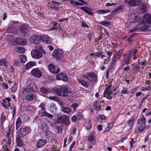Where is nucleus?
<instances>
[{
    "instance_id": "obj_10",
    "label": "nucleus",
    "mask_w": 151,
    "mask_h": 151,
    "mask_svg": "<svg viewBox=\"0 0 151 151\" xmlns=\"http://www.w3.org/2000/svg\"><path fill=\"white\" fill-rule=\"evenodd\" d=\"M31 54L32 58L36 59L40 58L42 56V53L36 49L33 50L31 51Z\"/></svg>"
},
{
    "instance_id": "obj_22",
    "label": "nucleus",
    "mask_w": 151,
    "mask_h": 151,
    "mask_svg": "<svg viewBox=\"0 0 151 151\" xmlns=\"http://www.w3.org/2000/svg\"><path fill=\"white\" fill-rule=\"evenodd\" d=\"M131 60L126 57H125L123 59L121 62V67H123L125 65H128L130 63Z\"/></svg>"
},
{
    "instance_id": "obj_26",
    "label": "nucleus",
    "mask_w": 151,
    "mask_h": 151,
    "mask_svg": "<svg viewBox=\"0 0 151 151\" xmlns=\"http://www.w3.org/2000/svg\"><path fill=\"white\" fill-rule=\"evenodd\" d=\"M7 32L14 34H17V31L16 28L13 27H8L6 29Z\"/></svg>"
},
{
    "instance_id": "obj_32",
    "label": "nucleus",
    "mask_w": 151,
    "mask_h": 151,
    "mask_svg": "<svg viewBox=\"0 0 151 151\" xmlns=\"http://www.w3.org/2000/svg\"><path fill=\"white\" fill-rule=\"evenodd\" d=\"M22 124V121L21 118L18 117L16 122V129L17 130L21 126Z\"/></svg>"
},
{
    "instance_id": "obj_52",
    "label": "nucleus",
    "mask_w": 151,
    "mask_h": 151,
    "mask_svg": "<svg viewBox=\"0 0 151 151\" xmlns=\"http://www.w3.org/2000/svg\"><path fill=\"white\" fill-rule=\"evenodd\" d=\"M78 119H82V113L81 112H78L76 116Z\"/></svg>"
},
{
    "instance_id": "obj_5",
    "label": "nucleus",
    "mask_w": 151,
    "mask_h": 151,
    "mask_svg": "<svg viewBox=\"0 0 151 151\" xmlns=\"http://www.w3.org/2000/svg\"><path fill=\"white\" fill-rule=\"evenodd\" d=\"M52 56L57 60H60L63 57V53L62 51L59 49L55 50L52 53Z\"/></svg>"
},
{
    "instance_id": "obj_40",
    "label": "nucleus",
    "mask_w": 151,
    "mask_h": 151,
    "mask_svg": "<svg viewBox=\"0 0 151 151\" xmlns=\"http://www.w3.org/2000/svg\"><path fill=\"white\" fill-rule=\"evenodd\" d=\"M42 115L43 116L47 117L50 119L52 118L53 117V116L52 114L48 113L45 111L42 112Z\"/></svg>"
},
{
    "instance_id": "obj_44",
    "label": "nucleus",
    "mask_w": 151,
    "mask_h": 151,
    "mask_svg": "<svg viewBox=\"0 0 151 151\" xmlns=\"http://www.w3.org/2000/svg\"><path fill=\"white\" fill-rule=\"evenodd\" d=\"M140 11L142 13H145L147 11V8L146 6L145 5H143L141 6L140 8Z\"/></svg>"
},
{
    "instance_id": "obj_16",
    "label": "nucleus",
    "mask_w": 151,
    "mask_h": 151,
    "mask_svg": "<svg viewBox=\"0 0 151 151\" xmlns=\"http://www.w3.org/2000/svg\"><path fill=\"white\" fill-rule=\"evenodd\" d=\"M15 41L16 43L22 45H25L27 43V42L26 39L19 37L16 38Z\"/></svg>"
},
{
    "instance_id": "obj_8",
    "label": "nucleus",
    "mask_w": 151,
    "mask_h": 151,
    "mask_svg": "<svg viewBox=\"0 0 151 151\" xmlns=\"http://www.w3.org/2000/svg\"><path fill=\"white\" fill-rule=\"evenodd\" d=\"M59 122L62 124H64L68 126L70 124V120L68 116L65 115L61 116L58 117Z\"/></svg>"
},
{
    "instance_id": "obj_36",
    "label": "nucleus",
    "mask_w": 151,
    "mask_h": 151,
    "mask_svg": "<svg viewBox=\"0 0 151 151\" xmlns=\"http://www.w3.org/2000/svg\"><path fill=\"white\" fill-rule=\"evenodd\" d=\"M98 23L100 24H101L102 25L105 27L109 26L110 25V22L106 21H103L99 22Z\"/></svg>"
},
{
    "instance_id": "obj_23",
    "label": "nucleus",
    "mask_w": 151,
    "mask_h": 151,
    "mask_svg": "<svg viewBox=\"0 0 151 151\" xmlns=\"http://www.w3.org/2000/svg\"><path fill=\"white\" fill-rule=\"evenodd\" d=\"M141 14L139 13H136L134 14V21L132 22H139L141 21Z\"/></svg>"
},
{
    "instance_id": "obj_11",
    "label": "nucleus",
    "mask_w": 151,
    "mask_h": 151,
    "mask_svg": "<svg viewBox=\"0 0 151 151\" xmlns=\"http://www.w3.org/2000/svg\"><path fill=\"white\" fill-rule=\"evenodd\" d=\"M123 52V50L121 49L117 51L114 55L112 60L116 62L118 61L120 59Z\"/></svg>"
},
{
    "instance_id": "obj_45",
    "label": "nucleus",
    "mask_w": 151,
    "mask_h": 151,
    "mask_svg": "<svg viewBox=\"0 0 151 151\" xmlns=\"http://www.w3.org/2000/svg\"><path fill=\"white\" fill-rule=\"evenodd\" d=\"M6 60L4 59H2L0 60V65L1 66H4L6 67Z\"/></svg>"
},
{
    "instance_id": "obj_6",
    "label": "nucleus",
    "mask_w": 151,
    "mask_h": 151,
    "mask_svg": "<svg viewBox=\"0 0 151 151\" xmlns=\"http://www.w3.org/2000/svg\"><path fill=\"white\" fill-rule=\"evenodd\" d=\"M38 90L37 86L34 83H31L28 85L26 88L25 91L28 93L35 92Z\"/></svg>"
},
{
    "instance_id": "obj_56",
    "label": "nucleus",
    "mask_w": 151,
    "mask_h": 151,
    "mask_svg": "<svg viewBox=\"0 0 151 151\" xmlns=\"http://www.w3.org/2000/svg\"><path fill=\"white\" fill-rule=\"evenodd\" d=\"M99 117L100 118V119H99L98 118V120L99 121L101 122V121L100 120H104L106 119V117L105 116L103 115H99Z\"/></svg>"
},
{
    "instance_id": "obj_54",
    "label": "nucleus",
    "mask_w": 151,
    "mask_h": 151,
    "mask_svg": "<svg viewBox=\"0 0 151 151\" xmlns=\"http://www.w3.org/2000/svg\"><path fill=\"white\" fill-rule=\"evenodd\" d=\"M45 103H43L41 104L39 106V107L41 108V110L42 111H44L45 110Z\"/></svg>"
},
{
    "instance_id": "obj_9",
    "label": "nucleus",
    "mask_w": 151,
    "mask_h": 151,
    "mask_svg": "<svg viewBox=\"0 0 151 151\" xmlns=\"http://www.w3.org/2000/svg\"><path fill=\"white\" fill-rule=\"evenodd\" d=\"M49 70L54 74H56L60 71V68L57 66L50 64L48 66Z\"/></svg>"
},
{
    "instance_id": "obj_13",
    "label": "nucleus",
    "mask_w": 151,
    "mask_h": 151,
    "mask_svg": "<svg viewBox=\"0 0 151 151\" xmlns=\"http://www.w3.org/2000/svg\"><path fill=\"white\" fill-rule=\"evenodd\" d=\"M124 2L130 6H135L138 5L140 1L139 0H125Z\"/></svg>"
},
{
    "instance_id": "obj_1",
    "label": "nucleus",
    "mask_w": 151,
    "mask_h": 151,
    "mask_svg": "<svg viewBox=\"0 0 151 151\" xmlns=\"http://www.w3.org/2000/svg\"><path fill=\"white\" fill-rule=\"evenodd\" d=\"M41 91L43 93L47 94L51 92L55 93L58 96L66 97L68 96V93H71V89L70 87L67 86H64L60 88L55 87L51 90L48 88L42 87L40 89Z\"/></svg>"
},
{
    "instance_id": "obj_30",
    "label": "nucleus",
    "mask_w": 151,
    "mask_h": 151,
    "mask_svg": "<svg viewBox=\"0 0 151 151\" xmlns=\"http://www.w3.org/2000/svg\"><path fill=\"white\" fill-rule=\"evenodd\" d=\"M46 137L48 139H51L53 137L54 134L53 133L49 130L45 132Z\"/></svg>"
},
{
    "instance_id": "obj_60",
    "label": "nucleus",
    "mask_w": 151,
    "mask_h": 151,
    "mask_svg": "<svg viewBox=\"0 0 151 151\" xmlns=\"http://www.w3.org/2000/svg\"><path fill=\"white\" fill-rule=\"evenodd\" d=\"M142 62L141 63V65L142 66H146L147 64V61L145 59L142 60Z\"/></svg>"
},
{
    "instance_id": "obj_4",
    "label": "nucleus",
    "mask_w": 151,
    "mask_h": 151,
    "mask_svg": "<svg viewBox=\"0 0 151 151\" xmlns=\"http://www.w3.org/2000/svg\"><path fill=\"white\" fill-rule=\"evenodd\" d=\"M83 76L87 79L90 82H92L93 81L96 82L97 81L96 75L92 72H88L83 75Z\"/></svg>"
},
{
    "instance_id": "obj_48",
    "label": "nucleus",
    "mask_w": 151,
    "mask_h": 151,
    "mask_svg": "<svg viewBox=\"0 0 151 151\" xmlns=\"http://www.w3.org/2000/svg\"><path fill=\"white\" fill-rule=\"evenodd\" d=\"M134 122V119L133 118H132L128 121V122L127 124H128L129 125L131 126L133 125Z\"/></svg>"
},
{
    "instance_id": "obj_21",
    "label": "nucleus",
    "mask_w": 151,
    "mask_h": 151,
    "mask_svg": "<svg viewBox=\"0 0 151 151\" xmlns=\"http://www.w3.org/2000/svg\"><path fill=\"white\" fill-rule=\"evenodd\" d=\"M132 68L131 69V71L133 74L136 73L140 71V66L139 65L132 64Z\"/></svg>"
},
{
    "instance_id": "obj_43",
    "label": "nucleus",
    "mask_w": 151,
    "mask_h": 151,
    "mask_svg": "<svg viewBox=\"0 0 151 151\" xmlns=\"http://www.w3.org/2000/svg\"><path fill=\"white\" fill-rule=\"evenodd\" d=\"M20 59L22 63H24L27 60L26 56L23 55H20L19 56Z\"/></svg>"
},
{
    "instance_id": "obj_61",
    "label": "nucleus",
    "mask_w": 151,
    "mask_h": 151,
    "mask_svg": "<svg viewBox=\"0 0 151 151\" xmlns=\"http://www.w3.org/2000/svg\"><path fill=\"white\" fill-rule=\"evenodd\" d=\"M77 118L76 115H73L71 118V120L73 122H76L77 121Z\"/></svg>"
},
{
    "instance_id": "obj_50",
    "label": "nucleus",
    "mask_w": 151,
    "mask_h": 151,
    "mask_svg": "<svg viewBox=\"0 0 151 151\" xmlns=\"http://www.w3.org/2000/svg\"><path fill=\"white\" fill-rule=\"evenodd\" d=\"M129 93V91L127 90V89L125 87H123V89L121 91V93L122 94H127Z\"/></svg>"
},
{
    "instance_id": "obj_46",
    "label": "nucleus",
    "mask_w": 151,
    "mask_h": 151,
    "mask_svg": "<svg viewBox=\"0 0 151 151\" xmlns=\"http://www.w3.org/2000/svg\"><path fill=\"white\" fill-rule=\"evenodd\" d=\"M59 4V3L55 1H52L51 2V5L53 6V7H54L55 9H57V7H56L58 6Z\"/></svg>"
},
{
    "instance_id": "obj_29",
    "label": "nucleus",
    "mask_w": 151,
    "mask_h": 151,
    "mask_svg": "<svg viewBox=\"0 0 151 151\" xmlns=\"http://www.w3.org/2000/svg\"><path fill=\"white\" fill-rule=\"evenodd\" d=\"M25 98L27 100L32 101L35 98L34 95L32 93H28L26 95Z\"/></svg>"
},
{
    "instance_id": "obj_17",
    "label": "nucleus",
    "mask_w": 151,
    "mask_h": 151,
    "mask_svg": "<svg viewBox=\"0 0 151 151\" xmlns=\"http://www.w3.org/2000/svg\"><path fill=\"white\" fill-rule=\"evenodd\" d=\"M143 22L145 23L151 24V14L148 13L145 14L144 16Z\"/></svg>"
},
{
    "instance_id": "obj_58",
    "label": "nucleus",
    "mask_w": 151,
    "mask_h": 151,
    "mask_svg": "<svg viewBox=\"0 0 151 151\" xmlns=\"http://www.w3.org/2000/svg\"><path fill=\"white\" fill-rule=\"evenodd\" d=\"M92 33L90 32L86 36L88 37V39L90 40L91 41L92 39Z\"/></svg>"
},
{
    "instance_id": "obj_12",
    "label": "nucleus",
    "mask_w": 151,
    "mask_h": 151,
    "mask_svg": "<svg viewBox=\"0 0 151 151\" xmlns=\"http://www.w3.org/2000/svg\"><path fill=\"white\" fill-rule=\"evenodd\" d=\"M41 40V37L37 35L31 36L29 38V41L31 43L38 44Z\"/></svg>"
},
{
    "instance_id": "obj_38",
    "label": "nucleus",
    "mask_w": 151,
    "mask_h": 151,
    "mask_svg": "<svg viewBox=\"0 0 151 151\" xmlns=\"http://www.w3.org/2000/svg\"><path fill=\"white\" fill-rule=\"evenodd\" d=\"M57 109V107L55 104H53L51 105L50 107L49 110L52 113L55 112H56Z\"/></svg>"
},
{
    "instance_id": "obj_37",
    "label": "nucleus",
    "mask_w": 151,
    "mask_h": 151,
    "mask_svg": "<svg viewBox=\"0 0 151 151\" xmlns=\"http://www.w3.org/2000/svg\"><path fill=\"white\" fill-rule=\"evenodd\" d=\"M93 106L96 110L99 111L100 110L101 106H99V102L98 101H96L95 102Z\"/></svg>"
},
{
    "instance_id": "obj_51",
    "label": "nucleus",
    "mask_w": 151,
    "mask_h": 151,
    "mask_svg": "<svg viewBox=\"0 0 151 151\" xmlns=\"http://www.w3.org/2000/svg\"><path fill=\"white\" fill-rule=\"evenodd\" d=\"M49 99L55 101H58L59 99L58 97L55 96H50L49 98Z\"/></svg>"
},
{
    "instance_id": "obj_63",
    "label": "nucleus",
    "mask_w": 151,
    "mask_h": 151,
    "mask_svg": "<svg viewBox=\"0 0 151 151\" xmlns=\"http://www.w3.org/2000/svg\"><path fill=\"white\" fill-rule=\"evenodd\" d=\"M14 126L13 125H12L10 127H9L8 130L11 132H14Z\"/></svg>"
},
{
    "instance_id": "obj_2",
    "label": "nucleus",
    "mask_w": 151,
    "mask_h": 151,
    "mask_svg": "<svg viewBox=\"0 0 151 151\" xmlns=\"http://www.w3.org/2000/svg\"><path fill=\"white\" fill-rule=\"evenodd\" d=\"M146 119L143 115L142 117L140 119L138 120L137 122V124H139L138 127V131L140 132H142L145 130V129H148L149 128L148 126H147L146 124Z\"/></svg>"
},
{
    "instance_id": "obj_18",
    "label": "nucleus",
    "mask_w": 151,
    "mask_h": 151,
    "mask_svg": "<svg viewBox=\"0 0 151 151\" xmlns=\"http://www.w3.org/2000/svg\"><path fill=\"white\" fill-rule=\"evenodd\" d=\"M78 83L80 84L85 88H87L89 86V83L87 81L83 79H78Z\"/></svg>"
},
{
    "instance_id": "obj_33",
    "label": "nucleus",
    "mask_w": 151,
    "mask_h": 151,
    "mask_svg": "<svg viewBox=\"0 0 151 151\" xmlns=\"http://www.w3.org/2000/svg\"><path fill=\"white\" fill-rule=\"evenodd\" d=\"M36 65L35 62L30 61L27 63L25 66V67L27 69H29L32 66H35Z\"/></svg>"
},
{
    "instance_id": "obj_53",
    "label": "nucleus",
    "mask_w": 151,
    "mask_h": 151,
    "mask_svg": "<svg viewBox=\"0 0 151 151\" xmlns=\"http://www.w3.org/2000/svg\"><path fill=\"white\" fill-rule=\"evenodd\" d=\"M124 6L123 5H121L120 6H119L118 7L116 8L114 10V12H116L117 11L119 10H121L123 9V7Z\"/></svg>"
},
{
    "instance_id": "obj_34",
    "label": "nucleus",
    "mask_w": 151,
    "mask_h": 151,
    "mask_svg": "<svg viewBox=\"0 0 151 151\" xmlns=\"http://www.w3.org/2000/svg\"><path fill=\"white\" fill-rule=\"evenodd\" d=\"M20 137L18 136V137L16 138V141L18 143V146L19 147L22 146L24 144L23 141Z\"/></svg>"
},
{
    "instance_id": "obj_14",
    "label": "nucleus",
    "mask_w": 151,
    "mask_h": 151,
    "mask_svg": "<svg viewBox=\"0 0 151 151\" xmlns=\"http://www.w3.org/2000/svg\"><path fill=\"white\" fill-rule=\"evenodd\" d=\"M32 75L35 77L40 78L42 76V73L37 68L33 69L31 71Z\"/></svg>"
},
{
    "instance_id": "obj_20",
    "label": "nucleus",
    "mask_w": 151,
    "mask_h": 151,
    "mask_svg": "<svg viewBox=\"0 0 151 151\" xmlns=\"http://www.w3.org/2000/svg\"><path fill=\"white\" fill-rule=\"evenodd\" d=\"M80 9L83 11H84L86 13H87L88 14L91 15H92L93 14V13L92 12V9L87 6H83L81 7Z\"/></svg>"
},
{
    "instance_id": "obj_55",
    "label": "nucleus",
    "mask_w": 151,
    "mask_h": 151,
    "mask_svg": "<svg viewBox=\"0 0 151 151\" xmlns=\"http://www.w3.org/2000/svg\"><path fill=\"white\" fill-rule=\"evenodd\" d=\"M1 122H4L6 119V117L5 115L4 114V113H3L1 114Z\"/></svg>"
},
{
    "instance_id": "obj_28",
    "label": "nucleus",
    "mask_w": 151,
    "mask_h": 151,
    "mask_svg": "<svg viewBox=\"0 0 151 151\" xmlns=\"http://www.w3.org/2000/svg\"><path fill=\"white\" fill-rule=\"evenodd\" d=\"M88 140L89 142L92 145H94L95 144L96 141L95 137L92 133L88 138Z\"/></svg>"
},
{
    "instance_id": "obj_64",
    "label": "nucleus",
    "mask_w": 151,
    "mask_h": 151,
    "mask_svg": "<svg viewBox=\"0 0 151 151\" xmlns=\"http://www.w3.org/2000/svg\"><path fill=\"white\" fill-rule=\"evenodd\" d=\"M81 25H82V26L83 27H86L88 28H89L88 26V25L86 24V23H84L83 22H81Z\"/></svg>"
},
{
    "instance_id": "obj_27",
    "label": "nucleus",
    "mask_w": 151,
    "mask_h": 151,
    "mask_svg": "<svg viewBox=\"0 0 151 151\" xmlns=\"http://www.w3.org/2000/svg\"><path fill=\"white\" fill-rule=\"evenodd\" d=\"M60 109L63 112L68 114L70 113L71 111V109L69 107L61 106Z\"/></svg>"
},
{
    "instance_id": "obj_57",
    "label": "nucleus",
    "mask_w": 151,
    "mask_h": 151,
    "mask_svg": "<svg viewBox=\"0 0 151 151\" xmlns=\"http://www.w3.org/2000/svg\"><path fill=\"white\" fill-rule=\"evenodd\" d=\"M116 61H114V60H112L111 61V66H110V68H113L116 65Z\"/></svg>"
},
{
    "instance_id": "obj_49",
    "label": "nucleus",
    "mask_w": 151,
    "mask_h": 151,
    "mask_svg": "<svg viewBox=\"0 0 151 151\" xmlns=\"http://www.w3.org/2000/svg\"><path fill=\"white\" fill-rule=\"evenodd\" d=\"M132 55L133 54L132 50H129L128 52L127 56L126 57L131 60L132 58Z\"/></svg>"
},
{
    "instance_id": "obj_19",
    "label": "nucleus",
    "mask_w": 151,
    "mask_h": 151,
    "mask_svg": "<svg viewBox=\"0 0 151 151\" xmlns=\"http://www.w3.org/2000/svg\"><path fill=\"white\" fill-rule=\"evenodd\" d=\"M46 140L43 139H39L36 144L37 149L39 148L42 147L47 143Z\"/></svg>"
},
{
    "instance_id": "obj_35",
    "label": "nucleus",
    "mask_w": 151,
    "mask_h": 151,
    "mask_svg": "<svg viewBox=\"0 0 151 151\" xmlns=\"http://www.w3.org/2000/svg\"><path fill=\"white\" fill-rule=\"evenodd\" d=\"M138 28V30L139 31H146L149 28V27L147 25H144Z\"/></svg>"
},
{
    "instance_id": "obj_15",
    "label": "nucleus",
    "mask_w": 151,
    "mask_h": 151,
    "mask_svg": "<svg viewBox=\"0 0 151 151\" xmlns=\"http://www.w3.org/2000/svg\"><path fill=\"white\" fill-rule=\"evenodd\" d=\"M56 79L64 81H67L68 80L66 75L61 73H60L56 76Z\"/></svg>"
},
{
    "instance_id": "obj_25",
    "label": "nucleus",
    "mask_w": 151,
    "mask_h": 151,
    "mask_svg": "<svg viewBox=\"0 0 151 151\" xmlns=\"http://www.w3.org/2000/svg\"><path fill=\"white\" fill-rule=\"evenodd\" d=\"M39 128L43 132H46L49 130V127L48 125L45 123H42L41 125L40 126Z\"/></svg>"
},
{
    "instance_id": "obj_47",
    "label": "nucleus",
    "mask_w": 151,
    "mask_h": 151,
    "mask_svg": "<svg viewBox=\"0 0 151 151\" xmlns=\"http://www.w3.org/2000/svg\"><path fill=\"white\" fill-rule=\"evenodd\" d=\"M112 91L111 89L105 90L104 92L105 95L111 94Z\"/></svg>"
},
{
    "instance_id": "obj_62",
    "label": "nucleus",
    "mask_w": 151,
    "mask_h": 151,
    "mask_svg": "<svg viewBox=\"0 0 151 151\" xmlns=\"http://www.w3.org/2000/svg\"><path fill=\"white\" fill-rule=\"evenodd\" d=\"M13 109V111L12 116H13L15 115V114H16L17 109H16V108L15 106H14L13 108L11 107V108L10 109Z\"/></svg>"
},
{
    "instance_id": "obj_31",
    "label": "nucleus",
    "mask_w": 151,
    "mask_h": 151,
    "mask_svg": "<svg viewBox=\"0 0 151 151\" xmlns=\"http://www.w3.org/2000/svg\"><path fill=\"white\" fill-rule=\"evenodd\" d=\"M14 50L15 52L19 53H23L25 52V50L23 47H15Z\"/></svg>"
},
{
    "instance_id": "obj_39",
    "label": "nucleus",
    "mask_w": 151,
    "mask_h": 151,
    "mask_svg": "<svg viewBox=\"0 0 151 151\" xmlns=\"http://www.w3.org/2000/svg\"><path fill=\"white\" fill-rule=\"evenodd\" d=\"M94 55L97 57H101V58H103V57L102 55V53L101 51H100L99 52H96L94 53V54H92L91 55Z\"/></svg>"
},
{
    "instance_id": "obj_42",
    "label": "nucleus",
    "mask_w": 151,
    "mask_h": 151,
    "mask_svg": "<svg viewBox=\"0 0 151 151\" xmlns=\"http://www.w3.org/2000/svg\"><path fill=\"white\" fill-rule=\"evenodd\" d=\"M110 12L109 10L100 9L97 11V12L100 13V14L106 13Z\"/></svg>"
},
{
    "instance_id": "obj_7",
    "label": "nucleus",
    "mask_w": 151,
    "mask_h": 151,
    "mask_svg": "<svg viewBox=\"0 0 151 151\" xmlns=\"http://www.w3.org/2000/svg\"><path fill=\"white\" fill-rule=\"evenodd\" d=\"M20 32L22 36H28L30 35V32L25 25H22L19 28Z\"/></svg>"
},
{
    "instance_id": "obj_41",
    "label": "nucleus",
    "mask_w": 151,
    "mask_h": 151,
    "mask_svg": "<svg viewBox=\"0 0 151 151\" xmlns=\"http://www.w3.org/2000/svg\"><path fill=\"white\" fill-rule=\"evenodd\" d=\"M70 2L71 4H72L73 5H74L82 6V5H83V4L78 2L74 1L73 0H70Z\"/></svg>"
},
{
    "instance_id": "obj_3",
    "label": "nucleus",
    "mask_w": 151,
    "mask_h": 151,
    "mask_svg": "<svg viewBox=\"0 0 151 151\" xmlns=\"http://www.w3.org/2000/svg\"><path fill=\"white\" fill-rule=\"evenodd\" d=\"M31 130L30 128L28 126L21 127L18 130V136L21 137H25L26 135L31 132Z\"/></svg>"
},
{
    "instance_id": "obj_59",
    "label": "nucleus",
    "mask_w": 151,
    "mask_h": 151,
    "mask_svg": "<svg viewBox=\"0 0 151 151\" xmlns=\"http://www.w3.org/2000/svg\"><path fill=\"white\" fill-rule=\"evenodd\" d=\"M20 62L18 60H14V65L16 66H19L20 65Z\"/></svg>"
},
{
    "instance_id": "obj_24",
    "label": "nucleus",
    "mask_w": 151,
    "mask_h": 151,
    "mask_svg": "<svg viewBox=\"0 0 151 151\" xmlns=\"http://www.w3.org/2000/svg\"><path fill=\"white\" fill-rule=\"evenodd\" d=\"M45 42L47 44L50 43V39L48 35H44L41 37V40Z\"/></svg>"
}]
</instances>
